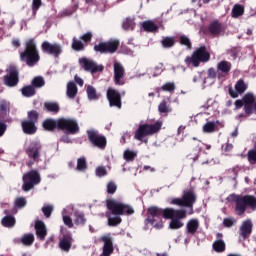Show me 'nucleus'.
<instances>
[{
  "mask_svg": "<svg viewBox=\"0 0 256 256\" xmlns=\"http://www.w3.org/2000/svg\"><path fill=\"white\" fill-rule=\"evenodd\" d=\"M142 28L144 31H146V33H155L159 31V26H157V24L151 20L144 21L142 23Z\"/></svg>",
  "mask_w": 256,
  "mask_h": 256,
  "instance_id": "c756f323",
  "label": "nucleus"
},
{
  "mask_svg": "<svg viewBox=\"0 0 256 256\" xmlns=\"http://www.w3.org/2000/svg\"><path fill=\"white\" fill-rule=\"evenodd\" d=\"M44 109H46L48 113H59L61 108L57 102H45Z\"/></svg>",
  "mask_w": 256,
  "mask_h": 256,
  "instance_id": "c9c22d12",
  "label": "nucleus"
},
{
  "mask_svg": "<svg viewBox=\"0 0 256 256\" xmlns=\"http://www.w3.org/2000/svg\"><path fill=\"white\" fill-rule=\"evenodd\" d=\"M41 49L43 53H47V55H52L56 59L57 57H59V55L63 53V48L61 47V44H51L49 41H44L41 44Z\"/></svg>",
  "mask_w": 256,
  "mask_h": 256,
  "instance_id": "f3484780",
  "label": "nucleus"
},
{
  "mask_svg": "<svg viewBox=\"0 0 256 256\" xmlns=\"http://www.w3.org/2000/svg\"><path fill=\"white\" fill-rule=\"evenodd\" d=\"M106 208L108 212L105 213V217L108 219L109 227H118V225H121L123 223L121 216L129 217L135 214L133 206L113 198L106 200Z\"/></svg>",
  "mask_w": 256,
  "mask_h": 256,
  "instance_id": "f257e3e1",
  "label": "nucleus"
},
{
  "mask_svg": "<svg viewBox=\"0 0 256 256\" xmlns=\"http://www.w3.org/2000/svg\"><path fill=\"white\" fill-rule=\"evenodd\" d=\"M21 93H22L23 97H33L35 95V93H37V91L31 84V85L24 86L21 89Z\"/></svg>",
  "mask_w": 256,
  "mask_h": 256,
  "instance_id": "79ce46f5",
  "label": "nucleus"
},
{
  "mask_svg": "<svg viewBox=\"0 0 256 256\" xmlns=\"http://www.w3.org/2000/svg\"><path fill=\"white\" fill-rule=\"evenodd\" d=\"M212 249L216 253H224L225 249H227V245L225 244V241H223V239H218L213 242Z\"/></svg>",
  "mask_w": 256,
  "mask_h": 256,
  "instance_id": "2f4dec72",
  "label": "nucleus"
},
{
  "mask_svg": "<svg viewBox=\"0 0 256 256\" xmlns=\"http://www.w3.org/2000/svg\"><path fill=\"white\" fill-rule=\"evenodd\" d=\"M155 71H157V73H163V71H164L163 63H159V64L155 67Z\"/></svg>",
  "mask_w": 256,
  "mask_h": 256,
  "instance_id": "774afa93",
  "label": "nucleus"
},
{
  "mask_svg": "<svg viewBox=\"0 0 256 256\" xmlns=\"http://www.w3.org/2000/svg\"><path fill=\"white\" fill-rule=\"evenodd\" d=\"M195 203H197V194L193 188L183 190L181 198H172L170 201V205L188 209V215H193Z\"/></svg>",
  "mask_w": 256,
  "mask_h": 256,
  "instance_id": "39448f33",
  "label": "nucleus"
},
{
  "mask_svg": "<svg viewBox=\"0 0 256 256\" xmlns=\"http://www.w3.org/2000/svg\"><path fill=\"white\" fill-rule=\"evenodd\" d=\"M1 223L3 227H8V228L15 227V223H16L15 217L11 215L4 216L1 220Z\"/></svg>",
  "mask_w": 256,
  "mask_h": 256,
  "instance_id": "58836bf2",
  "label": "nucleus"
},
{
  "mask_svg": "<svg viewBox=\"0 0 256 256\" xmlns=\"http://www.w3.org/2000/svg\"><path fill=\"white\" fill-rule=\"evenodd\" d=\"M177 86L175 82H166L164 85L161 86L160 91H164L166 93H175Z\"/></svg>",
  "mask_w": 256,
  "mask_h": 256,
  "instance_id": "37998d69",
  "label": "nucleus"
},
{
  "mask_svg": "<svg viewBox=\"0 0 256 256\" xmlns=\"http://www.w3.org/2000/svg\"><path fill=\"white\" fill-rule=\"evenodd\" d=\"M199 229V220L196 218L190 219L186 224L188 235H195Z\"/></svg>",
  "mask_w": 256,
  "mask_h": 256,
  "instance_id": "c85d7f7f",
  "label": "nucleus"
},
{
  "mask_svg": "<svg viewBox=\"0 0 256 256\" xmlns=\"http://www.w3.org/2000/svg\"><path fill=\"white\" fill-rule=\"evenodd\" d=\"M119 49V40H110L107 42H100L99 44L94 45V51L96 53H116Z\"/></svg>",
  "mask_w": 256,
  "mask_h": 256,
  "instance_id": "2eb2a0df",
  "label": "nucleus"
},
{
  "mask_svg": "<svg viewBox=\"0 0 256 256\" xmlns=\"http://www.w3.org/2000/svg\"><path fill=\"white\" fill-rule=\"evenodd\" d=\"M27 205V199L25 197H18L15 200V207L23 209Z\"/></svg>",
  "mask_w": 256,
  "mask_h": 256,
  "instance_id": "3c124183",
  "label": "nucleus"
},
{
  "mask_svg": "<svg viewBox=\"0 0 256 256\" xmlns=\"http://www.w3.org/2000/svg\"><path fill=\"white\" fill-rule=\"evenodd\" d=\"M235 109H241L244 107V113L247 117H251L253 113H256V98L253 92H247L242 99H238L234 102Z\"/></svg>",
  "mask_w": 256,
  "mask_h": 256,
  "instance_id": "6e6552de",
  "label": "nucleus"
},
{
  "mask_svg": "<svg viewBox=\"0 0 256 256\" xmlns=\"http://www.w3.org/2000/svg\"><path fill=\"white\" fill-rule=\"evenodd\" d=\"M87 137L89 143L93 145V147H97V149H105L107 147V138L104 135L99 134L97 130H87Z\"/></svg>",
  "mask_w": 256,
  "mask_h": 256,
  "instance_id": "4468645a",
  "label": "nucleus"
},
{
  "mask_svg": "<svg viewBox=\"0 0 256 256\" xmlns=\"http://www.w3.org/2000/svg\"><path fill=\"white\" fill-rule=\"evenodd\" d=\"M41 60L35 39L30 38L25 42L24 51L20 53V61L28 67H35Z\"/></svg>",
  "mask_w": 256,
  "mask_h": 256,
  "instance_id": "f03ea898",
  "label": "nucleus"
},
{
  "mask_svg": "<svg viewBox=\"0 0 256 256\" xmlns=\"http://www.w3.org/2000/svg\"><path fill=\"white\" fill-rule=\"evenodd\" d=\"M22 181V189L27 193L41 183V174L37 170H30L23 174Z\"/></svg>",
  "mask_w": 256,
  "mask_h": 256,
  "instance_id": "9b49d317",
  "label": "nucleus"
},
{
  "mask_svg": "<svg viewBox=\"0 0 256 256\" xmlns=\"http://www.w3.org/2000/svg\"><path fill=\"white\" fill-rule=\"evenodd\" d=\"M39 121V112L30 110L27 112V119L21 122L23 133L26 135H35L37 133V122Z\"/></svg>",
  "mask_w": 256,
  "mask_h": 256,
  "instance_id": "9d476101",
  "label": "nucleus"
},
{
  "mask_svg": "<svg viewBox=\"0 0 256 256\" xmlns=\"http://www.w3.org/2000/svg\"><path fill=\"white\" fill-rule=\"evenodd\" d=\"M208 31L211 35H221L224 31L223 24L219 20H213L208 26Z\"/></svg>",
  "mask_w": 256,
  "mask_h": 256,
  "instance_id": "bb28decb",
  "label": "nucleus"
},
{
  "mask_svg": "<svg viewBox=\"0 0 256 256\" xmlns=\"http://www.w3.org/2000/svg\"><path fill=\"white\" fill-rule=\"evenodd\" d=\"M100 241L104 243L102 247V253L99 256H110L115 251V247L113 246V238L111 235H103L100 238Z\"/></svg>",
  "mask_w": 256,
  "mask_h": 256,
  "instance_id": "aec40b11",
  "label": "nucleus"
},
{
  "mask_svg": "<svg viewBox=\"0 0 256 256\" xmlns=\"http://www.w3.org/2000/svg\"><path fill=\"white\" fill-rule=\"evenodd\" d=\"M171 208H159L157 206H151L146 211L145 225H153L155 229H163V219L165 218V211Z\"/></svg>",
  "mask_w": 256,
  "mask_h": 256,
  "instance_id": "423d86ee",
  "label": "nucleus"
},
{
  "mask_svg": "<svg viewBox=\"0 0 256 256\" xmlns=\"http://www.w3.org/2000/svg\"><path fill=\"white\" fill-rule=\"evenodd\" d=\"M135 157H137V153L131 150H126L124 152V159L125 161H134Z\"/></svg>",
  "mask_w": 256,
  "mask_h": 256,
  "instance_id": "6e6d98bb",
  "label": "nucleus"
},
{
  "mask_svg": "<svg viewBox=\"0 0 256 256\" xmlns=\"http://www.w3.org/2000/svg\"><path fill=\"white\" fill-rule=\"evenodd\" d=\"M235 219L233 218H224L223 220V225L224 227H233V225H235Z\"/></svg>",
  "mask_w": 256,
  "mask_h": 256,
  "instance_id": "e2e57ef3",
  "label": "nucleus"
},
{
  "mask_svg": "<svg viewBox=\"0 0 256 256\" xmlns=\"http://www.w3.org/2000/svg\"><path fill=\"white\" fill-rule=\"evenodd\" d=\"M247 159H248V163H250V165H256V144L254 145L253 149L248 151Z\"/></svg>",
  "mask_w": 256,
  "mask_h": 256,
  "instance_id": "49530a36",
  "label": "nucleus"
},
{
  "mask_svg": "<svg viewBox=\"0 0 256 256\" xmlns=\"http://www.w3.org/2000/svg\"><path fill=\"white\" fill-rule=\"evenodd\" d=\"M7 75L4 76V85L7 87H16L19 84V69L16 66H9Z\"/></svg>",
  "mask_w": 256,
  "mask_h": 256,
  "instance_id": "dca6fc26",
  "label": "nucleus"
},
{
  "mask_svg": "<svg viewBox=\"0 0 256 256\" xmlns=\"http://www.w3.org/2000/svg\"><path fill=\"white\" fill-rule=\"evenodd\" d=\"M72 49L74 51H84L85 50V44L81 40H78L77 38H73L72 40Z\"/></svg>",
  "mask_w": 256,
  "mask_h": 256,
  "instance_id": "a18cd8bd",
  "label": "nucleus"
},
{
  "mask_svg": "<svg viewBox=\"0 0 256 256\" xmlns=\"http://www.w3.org/2000/svg\"><path fill=\"white\" fill-rule=\"evenodd\" d=\"M42 213L46 219H49L51 215L53 214V206L47 205L42 207Z\"/></svg>",
  "mask_w": 256,
  "mask_h": 256,
  "instance_id": "603ef678",
  "label": "nucleus"
},
{
  "mask_svg": "<svg viewBox=\"0 0 256 256\" xmlns=\"http://www.w3.org/2000/svg\"><path fill=\"white\" fill-rule=\"evenodd\" d=\"M240 231L241 237H243V239H247V237H249L253 231V222H251V220H245L240 227Z\"/></svg>",
  "mask_w": 256,
  "mask_h": 256,
  "instance_id": "cd10ccee",
  "label": "nucleus"
},
{
  "mask_svg": "<svg viewBox=\"0 0 256 256\" xmlns=\"http://www.w3.org/2000/svg\"><path fill=\"white\" fill-rule=\"evenodd\" d=\"M233 69V64L227 60H221L217 64L218 77H227Z\"/></svg>",
  "mask_w": 256,
  "mask_h": 256,
  "instance_id": "5701e85b",
  "label": "nucleus"
},
{
  "mask_svg": "<svg viewBox=\"0 0 256 256\" xmlns=\"http://www.w3.org/2000/svg\"><path fill=\"white\" fill-rule=\"evenodd\" d=\"M20 243L25 247H31L35 243V235L33 233L24 234L20 240Z\"/></svg>",
  "mask_w": 256,
  "mask_h": 256,
  "instance_id": "473e14b6",
  "label": "nucleus"
},
{
  "mask_svg": "<svg viewBox=\"0 0 256 256\" xmlns=\"http://www.w3.org/2000/svg\"><path fill=\"white\" fill-rule=\"evenodd\" d=\"M230 199L232 203H235L236 215H245L247 207H250L252 211H256V197L253 195H237L231 194Z\"/></svg>",
  "mask_w": 256,
  "mask_h": 256,
  "instance_id": "20e7f679",
  "label": "nucleus"
},
{
  "mask_svg": "<svg viewBox=\"0 0 256 256\" xmlns=\"http://www.w3.org/2000/svg\"><path fill=\"white\" fill-rule=\"evenodd\" d=\"M79 89L77 88V85L75 84V82H69L67 84V97H69V99H75V97H77V93H78Z\"/></svg>",
  "mask_w": 256,
  "mask_h": 256,
  "instance_id": "7c9ffc66",
  "label": "nucleus"
},
{
  "mask_svg": "<svg viewBox=\"0 0 256 256\" xmlns=\"http://www.w3.org/2000/svg\"><path fill=\"white\" fill-rule=\"evenodd\" d=\"M42 127L44 131H48L49 133H55L57 129L59 130V119L47 118L43 121Z\"/></svg>",
  "mask_w": 256,
  "mask_h": 256,
  "instance_id": "393cba45",
  "label": "nucleus"
},
{
  "mask_svg": "<svg viewBox=\"0 0 256 256\" xmlns=\"http://www.w3.org/2000/svg\"><path fill=\"white\" fill-rule=\"evenodd\" d=\"M74 217L75 225H85V223H87V218H85V213L83 212L76 211Z\"/></svg>",
  "mask_w": 256,
  "mask_h": 256,
  "instance_id": "4c0bfd02",
  "label": "nucleus"
},
{
  "mask_svg": "<svg viewBox=\"0 0 256 256\" xmlns=\"http://www.w3.org/2000/svg\"><path fill=\"white\" fill-rule=\"evenodd\" d=\"M164 219H171L169 224L170 229H181L184 225L181 219H187V210L183 208H169L164 212Z\"/></svg>",
  "mask_w": 256,
  "mask_h": 256,
  "instance_id": "0eeeda50",
  "label": "nucleus"
},
{
  "mask_svg": "<svg viewBox=\"0 0 256 256\" xmlns=\"http://www.w3.org/2000/svg\"><path fill=\"white\" fill-rule=\"evenodd\" d=\"M158 111L161 115H167L168 113H171V111H173V108H171V106L167 104L166 100H162L158 105Z\"/></svg>",
  "mask_w": 256,
  "mask_h": 256,
  "instance_id": "72a5a7b5",
  "label": "nucleus"
},
{
  "mask_svg": "<svg viewBox=\"0 0 256 256\" xmlns=\"http://www.w3.org/2000/svg\"><path fill=\"white\" fill-rule=\"evenodd\" d=\"M239 53H241V47L239 46H234L227 50V54L230 55L232 59H237V57H239Z\"/></svg>",
  "mask_w": 256,
  "mask_h": 256,
  "instance_id": "8fccbe9b",
  "label": "nucleus"
},
{
  "mask_svg": "<svg viewBox=\"0 0 256 256\" xmlns=\"http://www.w3.org/2000/svg\"><path fill=\"white\" fill-rule=\"evenodd\" d=\"M211 61V53L207 51V46H200L195 49L191 56L184 59V63L189 69L201 66V63H209Z\"/></svg>",
  "mask_w": 256,
  "mask_h": 256,
  "instance_id": "7ed1b4c3",
  "label": "nucleus"
},
{
  "mask_svg": "<svg viewBox=\"0 0 256 256\" xmlns=\"http://www.w3.org/2000/svg\"><path fill=\"white\" fill-rule=\"evenodd\" d=\"M107 100L109 101L110 107H117V109H121L122 102H121V93L114 89L108 88L106 93Z\"/></svg>",
  "mask_w": 256,
  "mask_h": 256,
  "instance_id": "a211bd4d",
  "label": "nucleus"
},
{
  "mask_svg": "<svg viewBox=\"0 0 256 256\" xmlns=\"http://www.w3.org/2000/svg\"><path fill=\"white\" fill-rule=\"evenodd\" d=\"M125 67L119 62L114 63V83L115 85H125Z\"/></svg>",
  "mask_w": 256,
  "mask_h": 256,
  "instance_id": "412c9836",
  "label": "nucleus"
},
{
  "mask_svg": "<svg viewBox=\"0 0 256 256\" xmlns=\"http://www.w3.org/2000/svg\"><path fill=\"white\" fill-rule=\"evenodd\" d=\"M24 151L30 161L39 163V161H41V155L43 154V144L39 141H32Z\"/></svg>",
  "mask_w": 256,
  "mask_h": 256,
  "instance_id": "f8f14e48",
  "label": "nucleus"
},
{
  "mask_svg": "<svg viewBox=\"0 0 256 256\" xmlns=\"http://www.w3.org/2000/svg\"><path fill=\"white\" fill-rule=\"evenodd\" d=\"M31 85L34 89H41V87H45V79L43 76H36L32 79Z\"/></svg>",
  "mask_w": 256,
  "mask_h": 256,
  "instance_id": "a19ab883",
  "label": "nucleus"
},
{
  "mask_svg": "<svg viewBox=\"0 0 256 256\" xmlns=\"http://www.w3.org/2000/svg\"><path fill=\"white\" fill-rule=\"evenodd\" d=\"M96 175L97 177H105L107 175V168L105 166H98L96 168Z\"/></svg>",
  "mask_w": 256,
  "mask_h": 256,
  "instance_id": "bf43d9fd",
  "label": "nucleus"
},
{
  "mask_svg": "<svg viewBox=\"0 0 256 256\" xmlns=\"http://www.w3.org/2000/svg\"><path fill=\"white\" fill-rule=\"evenodd\" d=\"M215 131V122H207L203 126L204 133H213Z\"/></svg>",
  "mask_w": 256,
  "mask_h": 256,
  "instance_id": "5fc2aeb1",
  "label": "nucleus"
},
{
  "mask_svg": "<svg viewBox=\"0 0 256 256\" xmlns=\"http://www.w3.org/2000/svg\"><path fill=\"white\" fill-rule=\"evenodd\" d=\"M179 43L180 45H184L187 49H193V44L191 43V39L187 37L186 35H182L179 37Z\"/></svg>",
  "mask_w": 256,
  "mask_h": 256,
  "instance_id": "de8ad7c7",
  "label": "nucleus"
},
{
  "mask_svg": "<svg viewBox=\"0 0 256 256\" xmlns=\"http://www.w3.org/2000/svg\"><path fill=\"white\" fill-rule=\"evenodd\" d=\"M247 84L245 83V80L239 79L235 84V90L233 88L228 89V93L232 99H237L239 95H243L247 91Z\"/></svg>",
  "mask_w": 256,
  "mask_h": 256,
  "instance_id": "4be33fe9",
  "label": "nucleus"
},
{
  "mask_svg": "<svg viewBox=\"0 0 256 256\" xmlns=\"http://www.w3.org/2000/svg\"><path fill=\"white\" fill-rule=\"evenodd\" d=\"M122 27L125 31H133L135 29V21L132 18H126L123 21Z\"/></svg>",
  "mask_w": 256,
  "mask_h": 256,
  "instance_id": "c03bdc74",
  "label": "nucleus"
},
{
  "mask_svg": "<svg viewBox=\"0 0 256 256\" xmlns=\"http://www.w3.org/2000/svg\"><path fill=\"white\" fill-rule=\"evenodd\" d=\"M5 131H7V124L0 122V137L5 135Z\"/></svg>",
  "mask_w": 256,
  "mask_h": 256,
  "instance_id": "69168bd1",
  "label": "nucleus"
},
{
  "mask_svg": "<svg viewBox=\"0 0 256 256\" xmlns=\"http://www.w3.org/2000/svg\"><path fill=\"white\" fill-rule=\"evenodd\" d=\"M244 13H245V7L241 4H236L232 8L233 19H237V18L241 17L242 15H244Z\"/></svg>",
  "mask_w": 256,
  "mask_h": 256,
  "instance_id": "f704fd0d",
  "label": "nucleus"
},
{
  "mask_svg": "<svg viewBox=\"0 0 256 256\" xmlns=\"http://www.w3.org/2000/svg\"><path fill=\"white\" fill-rule=\"evenodd\" d=\"M79 63L80 65H82L85 71H89L90 73H92V75L95 73H102L103 69H105L103 65H98L95 61L89 60L87 58H81L79 60Z\"/></svg>",
  "mask_w": 256,
  "mask_h": 256,
  "instance_id": "6ab92c4d",
  "label": "nucleus"
},
{
  "mask_svg": "<svg viewBox=\"0 0 256 256\" xmlns=\"http://www.w3.org/2000/svg\"><path fill=\"white\" fill-rule=\"evenodd\" d=\"M80 39L84 41V43H91V39H93V33L87 32L86 34H83Z\"/></svg>",
  "mask_w": 256,
  "mask_h": 256,
  "instance_id": "680f3d73",
  "label": "nucleus"
},
{
  "mask_svg": "<svg viewBox=\"0 0 256 256\" xmlns=\"http://www.w3.org/2000/svg\"><path fill=\"white\" fill-rule=\"evenodd\" d=\"M63 223L68 227L69 229H73L74 224H73V219L70 218L69 215L63 216Z\"/></svg>",
  "mask_w": 256,
  "mask_h": 256,
  "instance_id": "13d9d810",
  "label": "nucleus"
},
{
  "mask_svg": "<svg viewBox=\"0 0 256 256\" xmlns=\"http://www.w3.org/2000/svg\"><path fill=\"white\" fill-rule=\"evenodd\" d=\"M223 149H224L225 153H229L230 151H233V144H231V143H226V144L223 146Z\"/></svg>",
  "mask_w": 256,
  "mask_h": 256,
  "instance_id": "338daca9",
  "label": "nucleus"
},
{
  "mask_svg": "<svg viewBox=\"0 0 256 256\" xmlns=\"http://www.w3.org/2000/svg\"><path fill=\"white\" fill-rule=\"evenodd\" d=\"M0 113H2V115H7V113H9V103L8 102H5V101L0 102Z\"/></svg>",
  "mask_w": 256,
  "mask_h": 256,
  "instance_id": "4d7b16f0",
  "label": "nucleus"
},
{
  "mask_svg": "<svg viewBox=\"0 0 256 256\" xmlns=\"http://www.w3.org/2000/svg\"><path fill=\"white\" fill-rule=\"evenodd\" d=\"M161 127H163V122L161 121H156L154 124H140L134 133V139H136V141H143L145 137L159 133Z\"/></svg>",
  "mask_w": 256,
  "mask_h": 256,
  "instance_id": "1a4fd4ad",
  "label": "nucleus"
},
{
  "mask_svg": "<svg viewBox=\"0 0 256 256\" xmlns=\"http://www.w3.org/2000/svg\"><path fill=\"white\" fill-rule=\"evenodd\" d=\"M58 131H66L69 135L79 133V123L73 118H58Z\"/></svg>",
  "mask_w": 256,
  "mask_h": 256,
  "instance_id": "ddd939ff",
  "label": "nucleus"
},
{
  "mask_svg": "<svg viewBox=\"0 0 256 256\" xmlns=\"http://www.w3.org/2000/svg\"><path fill=\"white\" fill-rule=\"evenodd\" d=\"M86 93L89 101H97V99H99V95L97 94V89H95V87L91 85L87 87Z\"/></svg>",
  "mask_w": 256,
  "mask_h": 256,
  "instance_id": "e433bc0d",
  "label": "nucleus"
},
{
  "mask_svg": "<svg viewBox=\"0 0 256 256\" xmlns=\"http://www.w3.org/2000/svg\"><path fill=\"white\" fill-rule=\"evenodd\" d=\"M217 77V71L215 68L208 69V79H215Z\"/></svg>",
  "mask_w": 256,
  "mask_h": 256,
  "instance_id": "0e129e2a",
  "label": "nucleus"
},
{
  "mask_svg": "<svg viewBox=\"0 0 256 256\" xmlns=\"http://www.w3.org/2000/svg\"><path fill=\"white\" fill-rule=\"evenodd\" d=\"M117 192V184L115 182L111 181L107 184V194L108 195H115Z\"/></svg>",
  "mask_w": 256,
  "mask_h": 256,
  "instance_id": "864d4df0",
  "label": "nucleus"
},
{
  "mask_svg": "<svg viewBox=\"0 0 256 256\" xmlns=\"http://www.w3.org/2000/svg\"><path fill=\"white\" fill-rule=\"evenodd\" d=\"M73 247V236L71 233L64 234L59 242V248L65 253H69Z\"/></svg>",
  "mask_w": 256,
  "mask_h": 256,
  "instance_id": "b1692460",
  "label": "nucleus"
},
{
  "mask_svg": "<svg viewBox=\"0 0 256 256\" xmlns=\"http://www.w3.org/2000/svg\"><path fill=\"white\" fill-rule=\"evenodd\" d=\"M77 171H86L87 169V159L85 157H81L77 159Z\"/></svg>",
  "mask_w": 256,
  "mask_h": 256,
  "instance_id": "09e8293b",
  "label": "nucleus"
},
{
  "mask_svg": "<svg viewBox=\"0 0 256 256\" xmlns=\"http://www.w3.org/2000/svg\"><path fill=\"white\" fill-rule=\"evenodd\" d=\"M35 231L38 239L40 241H45V237H47V227L43 221L38 220L35 222Z\"/></svg>",
  "mask_w": 256,
  "mask_h": 256,
  "instance_id": "a878e982",
  "label": "nucleus"
},
{
  "mask_svg": "<svg viewBox=\"0 0 256 256\" xmlns=\"http://www.w3.org/2000/svg\"><path fill=\"white\" fill-rule=\"evenodd\" d=\"M161 45L164 49H171V47H175V37H164L161 40Z\"/></svg>",
  "mask_w": 256,
  "mask_h": 256,
  "instance_id": "ea45409f",
  "label": "nucleus"
},
{
  "mask_svg": "<svg viewBox=\"0 0 256 256\" xmlns=\"http://www.w3.org/2000/svg\"><path fill=\"white\" fill-rule=\"evenodd\" d=\"M42 5H43V2L41 0H33L32 1V11L34 13H37V11H39V9L41 8Z\"/></svg>",
  "mask_w": 256,
  "mask_h": 256,
  "instance_id": "052dcab7",
  "label": "nucleus"
}]
</instances>
